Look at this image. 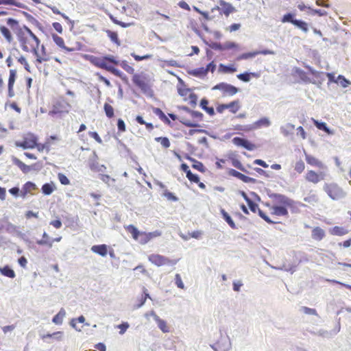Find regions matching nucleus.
I'll use <instances>...</instances> for the list:
<instances>
[{
    "label": "nucleus",
    "mask_w": 351,
    "mask_h": 351,
    "mask_svg": "<svg viewBox=\"0 0 351 351\" xmlns=\"http://www.w3.org/2000/svg\"><path fill=\"white\" fill-rule=\"evenodd\" d=\"M0 272L2 275L10 278H14L16 276L15 272L13 269H12L9 266L6 265L3 268L0 269Z\"/></svg>",
    "instance_id": "nucleus-33"
},
{
    "label": "nucleus",
    "mask_w": 351,
    "mask_h": 351,
    "mask_svg": "<svg viewBox=\"0 0 351 351\" xmlns=\"http://www.w3.org/2000/svg\"><path fill=\"white\" fill-rule=\"evenodd\" d=\"M106 33H107V35L109 37V38L112 42H114L116 44L119 45V39L118 34H117V32H112V31H110V30H107Z\"/></svg>",
    "instance_id": "nucleus-47"
},
{
    "label": "nucleus",
    "mask_w": 351,
    "mask_h": 351,
    "mask_svg": "<svg viewBox=\"0 0 351 351\" xmlns=\"http://www.w3.org/2000/svg\"><path fill=\"white\" fill-rule=\"evenodd\" d=\"M257 55H258V53H257L256 51H252V52H248V53H243V54L240 55L237 58V60H246V59L254 58V57H255Z\"/></svg>",
    "instance_id": "nucleus-48"
},
{
    "label": "nucleus",
    "mask_w": 351,
    "mask_h": 351,
    "mask_svg": "<svg viewBox=\"0 0 351 351\" xmlns=\"http://www.w3.org/2000/svg\"><path fill=\"white\" fill-rule=\"evenodd\" d=\"M155 141L159 143L162 147L167 149L170 147V141L167 137H156Z\"/></svg>",
    "instance_id": "nucleus-37"
},
{
    "label": "nucleus",
    "mask_w": 351,
    "mask_h": 351,
    "mask_svg": "<svg viewBox=\"0 0 351 351\" xmlns=\"http://www.w3.org/2000/svg\"><path fill=\"white\" fill-rule=\"evenodd\" d=\"M293 16L294 14L291 13H287L283 16L281 21L282 23H291L298 28L300 29L304 32H307L308 31V23L302 20L295 19Z\"/></svg>",
    "instance_id": "nucleus-10"
},
{
    "label": "nucleus",
    "mask_w": 351,
    "mask_h": 351,
    "mask_svg": "<svg viewBox=\"0 0 351 351\" xmlns=\"http://www.w3.org/2000/svg\"><path fill=\"white\" fill-rule=\"evenodd\" d=\"M154 113L157 115L163 122L167 124H170L169 119L167 117V116L165 114V113L162 112V110L160 108H154L153 109Z\"/></svg>",
    "instance_id": "nucleus-34"
},
{
    "label": "nucleus",
    "mask_w": 351,
    "mask_h": 351,
    "mask_svg": "<svg viewBox=\"0 0 351 351\" xmlns=\"http://www.w3.org/2000/svg\"><path fill=\"white\" fill-rule=\"evenodd\" d=\"M17 60H18V62H19L20 64H21L24 66V67L26 70L29 71V63H28L26 58L24 56H21L20 57H19Z\"/></svg>",
    "instance_id": "nucleus-60"
},
{
    "label": "nucleus",
    "mask_w": 351,
    "mask_h": 351,
    "mask_svg": "<svg viewBox=\"0 0 351 351\" xmlns=\"http://www.w3.org/2000/svg\"><path fill=\"white\" fill-rule=\"evenodd\" d=\"M51 38L55 44L60 48L62 49L64 51L66 52H72L74 51L73 48L68 47L65 45L64 40L63 38L58 36L56 34H51Z\"/></svg>",
    "instance_id": "nucleus-18"
},
{
    "label": "nucleus",
    "mask_w": 351,
    "mask_h": 351,
    "mask_svg": "<svg viewBox=\"0 0 351 351\" xmlns=\"http://www.w3.org/2000/svg\"><path fill=\"white\" fill-rule=\"evenodd\" d=\"M119 329V333L121 335H123L125 333V332L127 330V329L129 328V324L127 322H123L117 326Z\"/></svg>",
    "instance_id": "nucleus-63"
},
{
    "label": "nucleus",
    "mask_w": 351,
    "mask_h": 351,
    "mask_svg": "<svg viewBox=\"0 0 351 351\" xmlns=\"http://www.w3.org/2000/svg\"><path fill=\"white\" fill-rule=\"evenodd\" d=\"M241 194L246 201L250 210L252 213H258V215L268 223L273 224L276 223L275 221H272L263 210H261L258 208V204L254 203L244 191H241Z\"/></svg>",
    "instance_id": "nucleus-6"
},
{
    "label": "nucleus",
    "mask_w": 351,
    "mask_h": 351,
    "mask_svg": "<svg viewBox=\"0 0 351 351\" xmlns=\"http://www.w3.org/2000/svg\"><path fill=\"white\" fill-rule=\"evenodd\" d=\"M71 108V105L68 100L63 97H60L53 101L49 114L51 116H61L69 113Z\"/></svg>",
    "instance_id": "nucleus-3"
},
{
    "label": "nucleus",
    "mask_w": 351,
    "mask_h": 351,
    "mask_svg": "<svg viewBox=\"0 0 351 351\" xmlns=\"http://www.w3.org/2000/svg\"><path fill=\"white\" fill-rule=\"evenodd\" d=\"M125 230L128 232L132 234V238L138 241L141 245H145L148 243L154 237L159 235L156 232H140L134 226L128 225L125 227Z\"/></svg>",
    "instance_id": "nucleus-4"
},
{
    "label": "nucleus",
    "mask_w": 351,
    "mask_h": 351,
    "mask_svg": "<svg viewBox=\"0 0 351 351\" xmlns=\"http://www.w3.org/2000/svg\"><path fill=\"white\" fill-rule=\"evenodd\" d=\"M189 116L191 118L182 117L181 122L188 127H198L199 123L202 120L203 114L196 111H190Z\"/></svg>",
    "instance_id": "nucleus-9"
},
{
    "label": "nucleus",
    "mask_w": 351,
    "mask_h": 351,
    "mask_svg": "<svg viewBox=\"0 0 351 351\" xmlns=\"http://www.w3.org/2000/svg\"><path fill=\"white\" fill-rule=\"evenodd\" d=\"M131 56L134 58V59L136 61H142L144 60H149L153 57V56L152 54H145L144 56H138V55L135 54L134 53H132Z\"/></svg>",
    "instance_id": "nucleus-51"
},
{
    "label": "nucleus",
    "mask_w": 351,
    "mask_h": 351,
    "mask_svg": "<svg viewBox=\"0 0 351 351\" xmlns=\"http://www.w3.org/2000/svg\"><path fill=\"white\" fill-rule=\"evenodd\" d=\"M337 83L339 84L342 87L346 88L349 85L350 82L344 76L339 75L337 77Z\"/></svg>",
    "instance_id": "nucleus-53"
},
{
    "label": "nucleus",
    "mask_w": 351,
    "mask_h": 351,
    "mask_svg": "<svg viewBox=\"0 0 351 351\" xmlns=\"http://www.w3.org/2000/svg\"><path fill=\"white\" fill-rule=\"evenodd\" d=\"M65 315V312L64 310H61L57 315H56L52 321L56 324H60L62 322V318Z\"/></svg>",
    "instance_id": "nucleus-46"
},
{
    "label": "nucleus",
    "mask_w": 351,
    "mask_h": 351,
    "mask_svg": "<svg viewBox=\"0 0 351 351\" xmlns=\"http://www.w3.org/2000/svg\"><path fill=\"white\" fill-rule=\"evenodd\" d=\"M100 180L108 185L110 184V182H114L115 181L114 178H111L108 175L106 174L100 175Z\"/></svg>",
    "instance_id": "nucleus-61"
},
{
    "label": "nucleus",
    "mask_w": 351,
    "mask_h": 351,
    "mask_svg": "<svg viewBox=\"0 0 351 351\" xmlns=\"http://www.w3.org/2000/svg\"><path fill=\"white\" fill-rule=\"evenodd\" d=\"M58 180L63 185H69L70 184V181L69 178L63 173H59L58 175Z\"/></svg>",
    "instance_id": "nucleus-56"
},
{
    "label": "nucleus",
    "mask_w": 351,
    "mask_h": 351,
    "mask_svg": "<svg viewBox=\"0 0 351 351\" xmlns=\"http://www.w3.org/2000/svg\"><path fill=\"white\" fill-rule=\"evenodd\" d=\"M295 128V126L293 124L288 123L285 128H282V132L285 135L287 136L290 132H292Z\"/></svg>",
    "instance_id": "nucleus-58"
},
{
    "label": "nucleus",
    "mask_w": 351,
    "mask_h": 351,
    "mask_svg": "<svg viewBox=\"0 0 351 351\" xmlns=\"http://www.w3.org/2000/svg\"><path fill=\"white\" fill-rule=\"evenodd\" d=\"M325 178L326 173L324 171L316 172L314 170H308L305 174V180L315 184L324 180Z\"/></svg>",
    "instance_id": "nucleus-14"
},
{
    "label": "nucleus",
    "mask_w": 351,
    "mask_h": 351,
    "mask_svg": "<svg viewBox=\"0 0 351 351\" xmlns=\"http://www.w3.org/2000/svg\"><path fill=\"white\" fill-rule=\"evenodd\" d=\"M17 78V71L15 69H10L9 71V76L7 84V96L9 98H12L15 96V91L14 86Z\"/></svg>",
    "instance_id": "nucleus-13"
},
{
    "label": "nucleus",
    "mask_w": 351,
    "mask_h": 351,
    "mask_svg": "<svg viewBox=\"0 0 351 351\" xmlns=\"http://www.w3.org/2000/svg\"><path fill=\"white\" fill-rule=\"evenodd\" d=\"M312 121H313L314 125L319 130H323V131L326 132L328 134H333V132L331 130H330V129L328 128V126H327L326 123H324V122H319L317 120L314 119H312Z\"/></svg>",
    "instance_id": "nucleus-31"
},
{
    "label": "nucleus",
    "mask_w": 351,
    "mask_h": 351,
    "mask_svg": "<svg viewBox=\"0 0 351 351\" xmlns=\"http://www.w3.org/2000/svg\"><path fill=\"white\" fill-rule=\"evenodd\" d=\"M240 108L239 101V100L232 101L227 104H221V112L226 109H229V110L232 113H236Z\"/></svg>",
    "instance_id": "nucleus-23"
},
{
    "label": "nucleus",
    "mask_w": 351,
    "mask_h": 351,
    "mask_svg": "<svg viewBox=\"0 0 351 351\" xmlns=\"http://www.w3.org/2000/svg\"><path fill=\"white\" fill-rule=\"evenodd\" d=\"M54 189L55 187L53 184L46 183L42 186V192L47 195L51 194Z\"/></svg>",
    "instance_id": "nucleus-36"
},
{
    "label": "nucleus",
    "mask_w": 351,
    "mask_h": 351,
    "mask_svg": "<svg viewBox=\"0 0 351 351\" xmlns=\"http://www.w3.org/2000/svg\"><path fill=\"white\" fill-rule=\"evenodd\" d=\"M252 75L254 76V75H255V74L252 73L245 72V73H240V74L237 75V78L239 79L240 80L247 82L250 80Z\"/></svg>",
    "instance_id": "nucleus-49"
},
{
    "label": "nucleus",
    "mask_w": 351,
    "mask_h": 351,
    "mask_svg": "<svg viewBox=\"0 0 351 351\" xmlns=\"http://www.w3.org/2000/svg\"><path fill=\"white\" fill-rule=\"evenodd\" d=\"M302 310L303 311V312L305 313V314H308V315H317V311L314 308H308V307H306V306H303L302 308Z\"/></svg>",
    "instance_id": "nucleus-64"
},
{
    "label": "nucleus",
    "mask_w": 351,
    "mask_h": 351,
    "mask_svg": "<svg viewBox=\"0 0 351 351\" xmlns=\"http://www.w3.org/2000/svg\"><path fill=\"white\" fill-rule=\"evenodd\" d=\"M323 189L332 200H339L346 195L343 189L336 182L325 183Z\"/></svg>",
    "instance_id": "nucleus-5"
},
{
    "label": "nucleus",
    "mask_w": 351,
    "mask_h": 351,
    "mask_svg": "<svg viewBox=\"0 0 351 351\" xmlns=\"http://www.w3.org/2000/svg\"><path fill=\"white\" fill-rule=\"evenodd\" d=\"M325 231L320 227H315L312 230V238L315 241H321L325 237Z\"/></svg>",
    "instance_id": "nucleus-26"
},
{
    "label": "nucleus",
    "mask_w": 351,
    "mask_h": 351,
    "mask_svg": "<svg viewBox=\"0 0 351 351\" xmlns=\"http://www.w3.org/2000/svg\"><path fill=\"white\" fill-rule=\"evenodd\" d=\"M117 128H118V130L121 132H123L126 130L125 124L124 121L121 119H119L117 121Z\"/></svg>",
    "instance_id": "nucleus-62"
},
{
    "label": "nucleus",
    "mask_w": 351,
    "mask_h": 351,
    "mask_svg": "<svg viewBox=\"0 0 351 351\" xmlns=\"http://www.w3.org/2000/svg\"><path fill=\"white\" fill-rule=\"evenodd\" d=\"M208 101L206 99H202L200 102V106L202 108L205 110L209 115H213L215 114V110L213 107H208Z\"/></svg>",
    "instance_id": "nucleus-32"
},
{
    "label": "nucleus",
    "mask_w": 351,
    "mask_h": 351,
    "mask_svg": "<svg viewBox=\"0 0 351 351\" xmlns=\"http://www.w3.org/2000/svg\"><path fill=\"white\" fill-rule=\"evenodd\" d=\"M295 73L298 75V76L300 78V80H302V81L305 82H310V78L308 77L307 73L305 71L300 69H297L295 70Z\"/></svg>",
    "instance_id": "nucleus-45"
},
{
    "label": "nucleus",
    "mask_w": 351,
    "mask_h": 351,
    "mask_svg": "<svg viewBox=\"0 0 351 351\" xmlns=\"http://www.w3.org/2000/svg\"><path fill=\"white\" fill-rule=\"evenodd\" d=\"M132 80L134 84L144 93L147 92L150 89L148 80L143 74H134Z\"/></svg>",
    "instance_id": "nucleus-12"
},
{
    "label": "nucleus",
    "mask_w": 351,
    "mask_h": 351,
    "mask_svg": "<svg viewBox=\"0 0 351 351\" xmlns=\"http://www.w3.org/2000/svg\"><path fill=\"white\" fill-rule=\"evenodd\" d=\"M119 66H121L127 73L134 74V69L126 60L119 61Z\"/></svg>",
    "instance_id": "nucleus-38"
},
{
    "label": "nucleus",
    "mask_w": 351,
    "mask_h": 351,
    "mask_svg": "<svg viewBox=\"0 0 351 351\" xmlns=\"http://www.w3.org/2000/svg\"><path fill=\"white\" fill-rule=\"evenodd\" d=\"M229 174L230 176L237 178L238 179L242 180L243 182H244L245 183H249V182L254 183L256 182V180L254 178L248 177V176L234 170V169L229 170Z\"/></svg>",
    "instance_id": "nucleus-21"
},
{
    "label": "nucleus",
    "mask_w": 351,
    "mask_h": 351,
    "mask_svg": "<svg viewBox=\"0 0 351 351\" xmlns=\"http://www.w3.org/2000/svg\"><path fill=\"white\" fill-rule=\"evenodd\" d=\"M221 213L223 215V219L228 223V225L232 228L235 229L237 228L236 225H235L234 222L233 221V220L232 219V218L230 217V216H229V215L226 212H225L223 210H221Z\"/></svg>",
    "instance_id": "nucleus-41"
},
{
    "label": "nucleus",
    "mask_w": 351,
    "mask_h": 351,
    "mask_svg": "<svg viewBox=\"0 0 351 351\" xmlns=\"http://www.w3.org/2000/svg\"><path fill=\"white\" fill-rule=\"evenodd\" d=\"M162 195L169 201L177 202L178 200V198L173 193L167 189L163 191Z\"/></svg>",
    "instance_id": "nucleus-50"
},
{
    "label": "nucleus",
    "mask_w": 351,
    "mask_h": 351,
    "mask_svg": "<svg viewBox=\"0 0 351 351\" xmlns=\"http://www.w3.org/2000/svg\"><path fill=\"white\" fill-rule=\"evenodd\" d=\"M39 245H47L48 247L53 246V241H51L49 235L45 232L43 234V239L36 241Z\"/></svg>",
    "instance_id": "nucleus-30"
},
{
    "label": "nucleus",
    "mask_w": 351,
    "mask_h": 351,
    "mask_svg": "<svg viewBox=\"0 0 351 351\" xmlns=\"http://www.w3.org/2000/svg\"><path fill=\"white\" fill-rule=\"evenodd\" d=\"M148 260L149 262L157 267H161L164 265H174L177 263L176 261L169 259V258L159 254H150L148 256Z\"/></svg>",
    "instance_id": "nucleus-7"
},
{
    "label": "nucleus",
    "mask_w": 351,
    "mask_h": 351,
    "mask_svg": "<svg viewBox=\"0 0 351 351\" xmlns=\"http://www.w3.org/2000/svg\"><path fill=\"white\" fill-rule=\"evenodd\" d=\"M181 169L184 172L186 173V178L191 182H195V183H198L199 181V177L195 175V174H193L191 170L189 169V166L185 164V163H183L181 165Z\"/></svg>",
    "instance_id": "nucleus-22"
},
{
    "label": "nucleus",
    "mask_w": 351,
    "mask_h": 351,
    "mask_svg": "<svg viewBox=\"0 0 351 351\" xmlns=\"http://www.w3.org/2000/svg\"><path fill=\"white\" fill-rule=\"evenodd\" d=\"M92 252L98 254L102 256H106L108 253L107 245L105 244L93 245L91 247Z\"/></svg>",
    "instance_id": "nucleus-27"
},
{
    "label": "nucleus",
    "mask_w": 351,
    "mask_h": 351,
    "mask_svg": "<svg viewBox=\"0 0 351 351\" xmlns=\"http://www.w3.org/2000/svg\"><path fill=\"white\" fill-rule=\"evenodd\" d=\"M191 91L192 90L191 89L186 87H182L178 88V93L180 94V96L183 97L184 99L186 97H188L189 94H191Z\"/></svg>",
    "instance_id": "nucleus-54"
},
{
    "label": "nucleus",
    "mask_w": 351,
    "mask_h": 351,
    "mask_svg": "<svg viewBox=\"0 0 351 351\" xmlns=\"http://www.w3.org/2000/svg\"><path fill=\"white\" fill-rule=\"evenodd\" d=\"M270 197L273 204L277 206L284 207L288 210L294 206V201L284 195L275 193L272 194Z\"/></svg>",
    "instance_id": "nucleus-8"
},
{
    "label": "nucleus",
    "mask_w": 351,
    "mask_h": 351,
    "mask_svg": "<svg viewBox=\"0 0 351 351\" xmlns=\"http://www.w3.org/2000/svg\"><path fill=\"white\" fill-rule=\"evenodd\" d=\"M38 138L36 135L32 133L26 134L21 141L16 143V146L23 149H33L36 147Z\"/></svg>",
    "instance_id": "nucleus-11"
},
{
    "label": "nucleus",
    "mask_w": 351,
    "mask_h": 351,
    "mask_svg": "<svg viewBox=\"0 0 351 351\" xmlns=\"http://www.w3.org/2000/svg\"><path fill=\"white\" fill-rule=\"evenodd\" d=\"M0 33L8 43L14 42V36L8 27L1 25Z\"/></svg>",
    "instance_id": "nucleus-24"
},
{
    "label": "nucleus",
    "mask_w": 351,
    "mask_h": 351,
    "mask_svg": "<svg viewBox=\"0 0 351 351\" xmlns=\"http://www.w3.org/2000/svg\"><path fill=\"white\" fill-rule=\"evenodd\" d=\"M154 319L156 322L158 328L163 332H169V328L167 326V324L165 320L160 319L158 315L154 316Z\"/></svg>",
    "instance_id": "nucleus-29"
},
{
    "label": "nucleus",
    "mask_w": 351,
    "mask_h": 351,
    "mask_svg": "<svg viewBox=\"0 0 351 351\" xmlns=\"http://www.w3.org/2000/svg\"><path fill=\"white\" fill-rule=\"evenodd\" d=\"M221 90L222 91V95L227 97L236 95L239 91V88L226 83H221Z\"/></svg>",
    "instance_id": "nucleus-16"
},
{
    "label": "nucleus",
    "mask_w": 351,
    "mask_h": 351,
    "mask_svg": "<svg viewBox=\"0 0 351 351\" xmlns=\"http://www.w3.org/2000/svg\"><path fill=\"white\" fill-rule=\"evenodd\" d=\"M191 74L195 77H202L206 75V70L204 67L197 68L191 71Z\"/></svg>",
    "instance_id": "nucleus-39"
},
{
    "label": "nucleus",
    "mask_w": 351,
    "mask_h": 351,
    "mask_svg": "<svg viewBox=\"0 0 351 351\" xmlns=\"http://www.w3.org/2000/svg\"><path fill=\"white\" fill-rule=\"evenodd\" d=\"M84 58L97 68L106 70L117 77H121L123 73L116 67L119 64V60L117 56L106 55L104 56H95L90 54L84 55Z\"/></svg>",
    "instance_id": "nucleus-2"
},
{
    "label": "nucleus",
    "mask_w": 351,
    "mask_h": 351,
    "mask_svg": "<svg viewBox=\"0 0 351 351\" xmlns=\"http://www.w3.org/2000/svg\"><path fill=\"white\" fill-rule=\"evenodd\" d=\"M232 141L236 145L243 147L249 151H252L256 148V145L254 144L245 138L234 137Z\"/></svg>",
    "instance_id": "nucleus-15"
},
{
    "label": "nucleus",
    "mask_w": 351,
    "mask_h": 351,
    "mask_svg": "<svg viewBox=\"0 0 351 351\" xmlns=\"http://www.w3.org/2000/svg\"><path fill=\"white\" fill-rule=\"evenodd\" d=\"M237 71L234 65L224 66L221 64V71L223 73H234Z\"/></svg>",
    "instance_id": "nucleus-55"
},
{
    "label": "nucleus",
    "mask_w": 351,
    "mask_h": 351,
    "mask_svg": "<svg viewBox=\"0 0 351 351\" xmlns=\"http://www.w3.org/2000/svg\"><path fill=\"white\" fill-rule=\"evenodd\" d=\"M6 23L15 34L21 50L35 56L36 64H42L51 60L45 46L30 28L26 25L20 26L19 21L12 18L8 19Z\"/></svg>",
    "instance_id": "nucleus-1"
},
{
    "label": "nucleus",
    "mask_w": 351,
    "mask_h": 351,
    "mask_svg": "<svg viewBox=\"0 0 351 351\" xmlns=\"http://www.w3.org/2000/svg\"><path fill=\"white\" fill-rule=\"evenodd\" d=\"M104 109L106 113V115L108 118H112L114 115V108L113 107L110 105L109 104L106 103L104 106Z\"/></svg>",
    "instance_id": "nucleus-42"
},
{
    "label": "nucleus",
    "mask_w": 351,
    "mask_h": 351,
    "mask_svg": "<svg viewBox=\"0 0 351 351\" xmlns=\"http://www.w3.org/2000/svg\"><path fill=\"white\" fill-rule=\"evenodd\" d=\"M175 283L177 287L181 289H184V285L182 280L181 276L179 274H176L175 276Z\"/></svg>",
    "instance_id": "nucleus-57"
},
{
    "label": "nucleus",
    "mask_w": 351,
    "mask_h": 351,
    "mask_svg": "<svg viewBox=\"0 0 351 351\" xmlns=\"http://www.w3.org/2000/svg\"><path fill=\"white\" fill-rule=\"evenodd\" d=\"M184 101H187L191 106H195L197 101V97L194 93H193V91H191V94L184 99Z\"/></svg>",
    "instance_id": "nucleus-43"
},
{
    "label": "nucleus",
    "mask_w": 351,
    "mask_h": 351,
    "mask_svg": "<svg viewBox=\"0 0 351 351\" xmlns=\"http://www.w3.org/2000/svg\"><path fill=\"white\" fill-rule=\"evenodd\" d=\"M270 213L272 215L275 216H287L288 215V210L286 208L277 206L273 204L272 206H269Z\"/></svg>",
    "instance_id": "nucleus-20"
},
{
    "label": "nucleus",
    "mask_w": 351,
    "mask_h": 351,
    "mask_svg": "<svg viewBox=\"0 0 351 351\" xmlns=\"http://www.w3.org/2000/svg\"><path fill=\"white\" fill-rule=\"evenodd\" d=\"M36 189V186L32 182H27L23 184L20 193L21 197L25 198L28 194H32V192Z\"/></svg>",
    "instance_id": "nucleus-19"
},
{
    "label": "nucleus",
    "mask_w": 351,
    "mask_h": 351,
    "mask_svg": "<svg viewBox=\"0 0 351 351\" xmlns=\"http://www.w3.org/2000/svg\"><path fill=\"white\" fill-rule=\"evenodd\" d=\"M15 164L20 168V169L23 173H27L30 170V167L29 166H27V165H25V163H23L22 161H21L19 160H16L15 162Z\"/></svg>",
    "instance_id": "nucleus-52"
},
{
    "label": "nucleus",
    "mask_w": 351,
    "mask_h": 351,
    "mask_svg": "<svg viewBox=\"0 0 351 351\" xmlns=\"http://www.w3.org/2000/svg\"><path fill=\"white\" fill-rule=\"evenodd\" d=\"M236 12V9L230 3L221 0V13L228 16L230 14Z\"/></svg>",
    "instance_id": "nucleus-25"
},
{
    "label": "nucleus",
    "mask_w": 351,
    "mask_h": 351,
    "mask_svg": "<svg viewBox=\"0 0 351 351\" xmlns=\"http://www.w3.org/2000/svg\"><path fill=\"white\" fill-rule=\"evenodd\" d=\"M270 125V121L268 118L263 117L254 123V128H261L263 126L267 127Z\"/></svg>",
    "instance_id": "nucleus-35"
},
{
    "label": "nucleus",
    "mask_w": 351,
    "mask_h": 351,
    "mask_svg": "<svg viewBox=\"0 0 351 351\" xmlns=\"http://www.w3.org/2000/svg\"><path fill=\"white\" fill-rule=\"evenodd\" d=\"M304 169H305V165H304V162L302 160H300L295 163L294 170L297 173H302L304 171Z\"/></svg>",
    "instance_id": "nucleus-44"
},
{
    "label": "nucleus",
    "mask_w": 351,
    "mask_h": 351,
    "mask_svg": "<svg viewBox=\"0 0 351 351\" xmlns=\"http://www.w3.org/2000/svg\"><path fill=\"white\" fill-rule=\"evenodd\" d=\"M136 121L137 123H138L141 125H145L146 127V129L149 131H151L154 129V125L152 123H147L145 122L143 117L140 115L136 116Z\"/></svg>",
    "instance_id": "nucleus-40"
},
{
    "label": "nucleus",
    "mask_w": 351,
    "mask_h": 351,
    "mask_svg": "<svg viewBox=\"0 0 351 351\" xmlns=\"http://www.w3.org/2000/svg\"><path fill=\"white\" fill-rule=\"evenodd\" d=\"M202 234V232L199 230L193 231L192 232H189L188 235L184 237L185 239H189V238H195V239H199Z\"/></svg>",
    "instance_id": "nucleus-59"
},
{
    "label": "nucleus",
    "mask_w": 351,
    "mask_h": 351,
    "mask_svg": "<svg viewBox=\"0 0 351 351\" xmlns=\"http://www.w3.org/2000/svg\"><path fill=\"white\" fill-rule=\"evenodd\" d=\"M305 160L306 162L312 167H317L319 169H326V166L321 160L314 157L313 156L310 154H305Z\"/></svg>",
    "instance_id": "nucleus-17"
},
{
    "label": "nucleus",
    "mask_w": 351,
    "mask_h": 351,
    "mask_svg": "<svg viewBox=\"0 0 351 351\" xmlns=\"http://www.w3.org/2000/svg\"><path fill=\"white\" fill-rule=\"evenodd\" d=\"M332 235L343 236L349 232V230L342 226H334L329 230Z\"/></svg>",
    "instance_id": "nucleus-28"
}]
</instances>
